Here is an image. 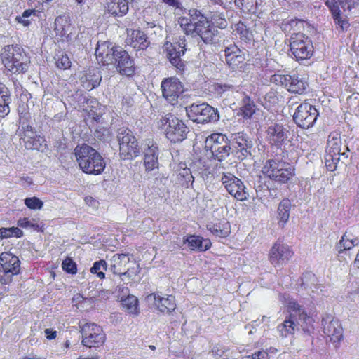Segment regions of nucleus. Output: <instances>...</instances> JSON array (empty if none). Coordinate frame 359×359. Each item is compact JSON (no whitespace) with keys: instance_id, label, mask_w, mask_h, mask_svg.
Returning a JSON list of instances; mask_svg holds the SVG:
<instances>
[{"instance_id":"obj_15","label":"nucleus","mask_w":359,"mask_h":359,"mask_svg":"<svg viewBox=\"0 0 359 359\" xmlns=\"http://www.w3.org/2000/svg\"><path fill=\"white\" fill-rule=\"evenodd\" d=\"M20 271V261L18 257L10 253L2 252L0 255V283H10L14 276Z\"/></svg>"},{"instance_id":"obj_57","label":"nucleus","mask_w":359,"mask_h":359,"mask_svg":"<svg viewBox=\"0 0 359 359\" xmlns=\"http://www.w3.org/2000/svg\"><path fill=\"white\" fill-rule=\"evenodd\" d=\"M95 136L103 141L107 140L110 136L109 128L104 127H99L95 130Z\"/></svg>"},{"instance_id":"obj_9","label":"nucleus","mask_w":359,"mask_h":359,"mask_svg":"<svg viewBox=\"0 0 359 359\" xmlns=\"http://www.w3.org/2000/svg\"><path fill=\"white\" fill-rule=\"evenodd\" d=\"M158 126L164 130L166 137L172 142H182L187 137L188 128L182 121L171 114L163 116Z\"/></svg>"},{"instance_id":"obj_13","label":"nucleus","mask_w":359,"mask_h":359,"mask_svg":"<svg viewBox=\"0 0 359 359\" xmlns=\"http://www.w3.org/2000/svg\"><path fill=\"white\" fill-rule=\"evenodd\" d=\"M186 112L191 120L198 123L216 122L219 118L217 110L205 102L192 104L186 107Z\"/></svg>"},{"instance_id":"obj_8","label":"nucleus","mask_w":359,"mask_h":359,"mask_svg":"<svg viewBox=\"0 0 359 359\" xmlns=\"http://www.w3.org/2000/svg\"><path fill=\"white\" fill-rule=\"evenodd\" d=\"M341 139L339 133L336 132L331 133L327 139L326 154L325 156V164L329 171H334L337 165L341 161L348 158L347 151H349L347 146L341 149Z\"/></svg>"},{"instance_id":"obj_34","label":"nucleus","mask_w":359,"mask_h":359,"mask_svg":"<svg viewBox=\"0 0 359 359\" xmlns=\"http://www.w3.org/2000/svg\"><path fill=\"white\" fill-rule=\"evenodd\" d=\"M190 168H187L185 163H180L177 169V180L182 186L189 188L193 185L194 177Z\"/></svg>"},{"instance_id":"obj_23","label":"nucleus","mask_w":359,"mask_h":359,"mask_svg":"<svg viewBox=\"0 0 359 359\" xmlns=\"http://www.w3.org/2000/svg\"><path fill=\"white\" fill-rule=\"evenodd\" d=\"M293 254L292 250L288 245L278 241L269 252V260L274 266L283 265L290 260Z\"/></svg>"},{"instance_id":"obj_44","label":"nucleus","mask_w":359,"mask_h":359,"mask_svg":"<svg viewBox=\"0 0 359 359\" xmlns=\"http://www.w3.org/2000/svg\"><path fill=\"white\" fill-rule=\"evenodd\" d=\"M235 5L245 13H255L258 3L255 0H235Z\"/></svg>"},{"instance_id":"obj_16","label":"nucleus","mask_w":359,"mask_h":359,"mask_svg":"<svg viewBox=\"0 0 359 359\" xmlns=\"http://www.w3.org/2000/svg\"><path fill=\"white\" fill-rule=\"evenodd\" d=\"M82 334V344L88 348H99L106 341V334L102 327L95 324L87 323L80 325Z\"/></svg>"},{"instance_id":"obj_51","label":"nucleus","mask_w":359,"mask_h":359,"mask_svg":"<svg viewBox=\"0 0 359 359\" xmlns=\"http://www.w3.org/2000/svg\"><path fill=\"white\" fill-rule=\"evenodd\" d=\"M24 203L29 209L34 210H41L43 206V202L36 196L26 198Z\"/></svg>"},{"instance_id":"obj_7","label":"nucleus","mask_w":359,"mask_h":359,"mask_svg":"<svg viewBox=\"0 0 359 359\" xmlns=\"http://www.w3.org/2000/svg\"><path fill=\"white\" fill-rule=\"evenodd\" d=\"M1 57L6 68L13 74H22L28 70L29 57L18 45L4 46L1 50Z\"/></svg>"},{"instance_id":"obj_46","label":"nucleus","mask_w":359,"mask_h":359,"mask_svg":"<svg viewBox=\"0 0 359 359\" xmlns=\"http://www.w3.org/2000/svg\"><path fill=\"white\" fill-rule=\"evenodd\" d=\"M23 236L22 231L18 227L0 228V238L5 239L11 237L20 238Z\"/></svg>"},{"instance_id":"obj_14","label":"nucleus","mask_w":359,"mask_h":359,"mask_svg":"<svg viewBox=\"0 0 359 359\" xmlns=\"http://www.w3.org/2000/svg\"><path fill=\"white\" fill-rule=\"evenodd\" d=\"M290 51L297 60L309 59L313 55L311 39L303 33H292L290 39Z\"/></svg>"},{"instance_id":"obj_53","label":"nucleus","mask_w":359,"mask_h":359,"mask_svg":"<svg viewBox=\"0 0 359 359\" xmlns=\"http://www.w3.org/2000/svg\"><path fill=\"white\" fill-rule=\"evenodd\" d=\"M128 265L123 272L122 276H128L129 278L133 279L140 271L139 266L135 262L131 261Z\"/></svg>"},{"instance_id":"obj_39","label":"nucleus","mask_w":359,"mask_h":359,"mask_svg":"<svg viewBox=\"0 0 359 359\" xmlns=\"http://www.w3.org/2000/svg\"><path fill=\"white\" fill-rule=\"evenodd\" d=\"M306 22L299 19H291L282 22L281 28L285 32L302 33Z\"/></svg>"},{"instance_id":"obj_22","label":"nucleus","mask_w":359,"mask_h":359,"mask_svg":"<svg viewBox=\"0 0 359 359\" xmlns=\"http://www.w3.org/2000/svg\"><path fill=\"white\" fill-rule=\"evenodd\" d=\"M161 87L163 96L172 105L177 103L178 99L184 92V86L182 82L175 77L163 79Z\"/></svg>"},{"instance_id":"obj_33","label":"nucleus","mask_w":359,"mask_h":359,"mask_svg":"<svg viewBox=\"0 0 359 359\" xmlns=\"http://www.w3.org/2000/svg\"><path fill=\"white\" fill-rule=\"evenodd\" d=\"M127 43L137 50H145L150 44L147 34L140 30H133Z\"/></svg>"},{"instance_id":"obj_12","label":"nucleus","mask_w":359,"mask_h":359,"mask_svg":"<svg viewBox=\"0 0 359 359\" xmlns=\"http://www.w3.org/2000/svg\"><path fill=\"white\" fill-rule=\"evenodd\" d=\"M54 31L60 41L69 43H74L79 35L70 15L67 14L60 15L55 18Z\"/></svg>"},{"instance_id":"obj_17","label":"nucleus","mask_w":359,"mask_h":359,"mask_svg":"<svg viewBox=\"0 0 359 359\" xmlns=\"http://www.w3.org/2000/svg\"><path fill=\"white\" fill-rule=\"evenodd\" d=\"M318 116L319 112L313 105L304 102L297 107L293 120L299 127L308 129L314 126Z\"/></svg>"},{"instance_id":"obj_25","label":"nucleus","mask_w":359,"mask_h":359,"mask_svg":"<svg viewBox=\"0 0 359 359\" xmlns=\"http://www.w3.org/2000/svg\"><path fill=\"white\" fill-rule=\"evenodd\" d=\"M289 127L280 123H271L266 130V138L269 142L277 147L281 146L288 138Z\"/></svg>"},{"instance_id":"obj_10","label":"nucleus","mask_w":359,"mask_h":359,"mask_svg":"<svg viewBox=\"0 0 359 359\" xmlns=\"http://www.w3.org/2000/svg\"><path fill=\"white\" fill-rule=\"evenodd\" d=\"M119 144V155L123 160H130L140 154L137 140L133 132L128 128H120L117 131Z\"/></svg>"},{"instance_id":"obj_26","label":"nucleus","mask_w":359,"mask_h":359,"mask_svg":"<svg viewBox=\"0 0 359 359\" xmlns=\"http://www.w3.org/2000/svg\"><path fill=\"white\" fill-rule=\"evenodd\" d=\"M149 303L154 306L162 313H172L176 308L175 298L172 295H168L167 297H161L158 293H152L147 297Z\"/></svg>"},{"instance_id":"obj_58","label":"nucleus","mask_w":359,"mask_h":359,"mask_svg":"<svg viewBox=\"0 0 359 359\" xmlns=\"http://www.w3.org/2000/svg\"><path fill=\"white\" fill-rule=\"evenodd\" d=\"M325 4L329 8L331 15L341 11L337 0H326Z\"/></svg>"},{"instance_id":"obj_35","label":"nucleus","mask_w":359,"mask_h":359,"mask_svg":"<svg viewBox=\"0 0 359 359\" xmlns=\"http://www.w3.org/2000/svg\"><path fill=\"white\" fill-rule=\"evenodd\" d=\"M11 103L10 93L8 88L0 83V117H5L10 112L9 104Z\"/></svg>"},{"instance_id":"obj_11","label":"nucleus","mask_w":359,"mask_h":359,"mask_svg":"<svg viewBox=\"0 0 359 359\" xmlns=\"http://www.w3.org/2000/svg\"><path fill=\"white\" fill-rule=\"evenodd\" d=\"M205 149L218 161L225 160L231 154V147L227 137L222 133H213L205 140Z\"/></svg>"},{"instance_id":"obj_40","label":"nucleus","mask_w":359,"mask_h":359,"mask_svg":"<svg viewBox=\"0 0 359 359\" xmlns=\"http://www.w3.org/2000/svg\"><path fill=\"white\" fill-rule=\"evenodd\" d=\"M291 208V202L287 198L283 199L278 207V215L279 223L283 226L288 221L290 217V211Z\"/></svg>"},{"instance_id":"obj_38","label":"nucleus","mask_w":359,"mask_h":359,"mask_svg":"<svg viewBox=\"0 0 359 359\" xmlns=\"http://www.w3.org/2000/svg\"><path fill=\"white\" fill-rule=\"evenodd\" d=\"M256 106L250 97L244 95L242 100V106L240 108L238 114H241L244 118H250L255 114Z\"/></svg>"},{"instance_id":"obj_28","label":"nucleus","mask_w":359,"mask_h":359,"mask_svg":"<svg viewBox=\"0 0 359 359\" xmlns=\"http://www.w3.org/2000/svg\"><path fill=\"white\" fill-rule=\"evenodd\" d=\"M224 57L226 64L232 69H236L245 60V55L243 51L235 44L225 48Z\"/></svg>"},{"instance_id":"obj_47","label":"nucleus","mask_w":359,"mask_h":359,"mask_svg":"<svg viewBox=\"0 0 359 359\" xmlns=\"http://www.w3.org/2000/svg\"><path fill=\"white\" fill-rule=\"evenodd\" d=\"M37 13L38 11L35 9H27L21 15L17 16L15 20L18 23L22 24L24 27H29L32 20V18L31 19L29 18L36 16Z\"/></svg>"},{"instance_id":"obj_49","label":"nucleus","mask_w":359,"mask_h":359,"mask_svg":"<svg viewBox=\"0 0 359 359\" xmlns=\"http://www.w3.org/2000/svg\"><path fill=\"white\" fill-rule=\"evenodd\" d=\"M56 67L62 70L70 68L72 62L68 55L64 53H59L55 57Z\"/></svg>"},{"instance_id":"obj_37","label":"nucleus","mask_w":359,"mask_h":359,"mask_svg":"<svg viewBox=\"0 0 359 359\" xmlns=\"http://www.w3.org/2000/svg\"><path fill=\"white\" fill-rule=\"evenodd\" d=\"M190 166L192 172L199 175L203 179L208 178L211 173L210 168L205 159H196L191 163Z\"/></svg>"},{"instance_id":"obj_18","label":"nucleus","mask_w":359,"mask_h":359,"mask_svg":"<svg viewBox=\"0 0 359 359\" xmlns=\"http://www.w3.org/2000/svg\"><path fill=\"white\" fill-rule=\"evenodd\" d=\"M232 153L239 160H244L252 156L253 142L249 135L243 132L233 133L230 140Z\"/></svg>"},{"instance_id":"obj_27","label":"nucleus","mask_w":359,"mask_h":359,"mask_svg":"<svg viewBox=\"0 0 359 359\" xmlns=\"http://www.w3.org/2000/svg\"><path fill=\"white\" fill-rule=\"evenodd\" d=\"M159 151L156 143L149 141L144 151V165L147 171L158 168Z\"/></svg>"},{"instance_id":"obj_45","label":"nucleus","mask_w":359,"mask_h":359,"mask_svg":"<svg viewBox=\"0 0 359 359\" xmlns=\"http://www.w3.org/2000/svg\"><path fill=\"white\" fill-rule=\"evenodd\" d=\"M227 226L228 223L226 222L224 224L220 223L219 224H210L208 225V230L215 235L216 236L220 238H225L229 236V230L228 227H225L224 226Z\"/></svg>"},{"instance_id":"obj_62","label":"nucleus","mask_w":359,"mask_h":359,"mask_svg":"<svg viewBox=\"0 0 359 359\" xmlns=\"http://www.w3.org/2000/svg\"><path fill=\"white\" fill-rule=\"evenodd\" d=\"M133 103V100L130 97H123V104L127 105L128 107L132 106Z\"/></svg>"},{"instance_id":"obj_41","label":"nucleus","mask_w":359,"mask_h":359,"mask_svg":"<svg viewBox=\"0 0 359 359\" xmlns=\"http://www.w3.org/2000/svg\"><path fill=\"white\" fill-rule=\"evenodd\" d=\"M358 244V239L356 238H352L346 231L341 237L337 247L339 249V252L341 253L343 251L351 250L353 247L356 246Z\"/></svg>"},{"instance_id":"obj_30","label":"nucleus","mask_w":359,"mask_h":359,"mask_svg":"<svg viewBox=\"0 0 359 359\" xmlns=\"http://www.w3.org/2000/svg\"><path fill=\"white\" fill-rule=\"evenodd\" d=\"M133 0H107L106 10L114 16H123L128 11V4Z\"/></svg>"},{"instance_id":"obj_56","label":"nucleus","mask_w":359,"mask_h":359,"mask_svg":"<svg viewBox=\"0 0 359 359\" xmlns=\"http://www.w3.org/2000/svg\"><path fill=\"white\" fill-rule=\"evenodd\" d=\"M337 1L344 12L351 11L359 5V0H337Z\"/></svg>"},{"instance_id":"obj_5","label":"nucleus","mask_w":359,"mask_h":359,"mask_svg":"<svg viewBox=\"0 0 359 359\" xmlns=\"http://www.w3.org/2000/svg\"><path fill=\"white\" fill-rule=\"evenodd\" d=\"M18 110L19 114L18 133L25 147L27 149H36L44 152L47 149L45 138L37 134L29 123L31 118L29 111V104H27L26 107L24 104H20Z\"/></svg>"},{"instance_id":"obj_43","label":"nucleus","mask_w":359,"mask_h":359,"mask_svg":"<svg viewBox=\"0 0 359 359\" xmlns=\"http://www.w3.org/2000/svg\"><path fill=\"white\" fill-rule=\"evenodd\" d=\"M332 18L337 29H339L343 32H346L348 29L350 23L347 16L344 15L341 11H337V13L332 14Z\"/></svg>"},{"instance_id":"obj_52","label":"nucleus","mask_w":359,"mask_h":359,"mask_svg":"<svg viewBox=\"0 0 359 359\" xmlns=\"http://www.w3.org/2000/svg\"><path fill=\"white\" fill-rule=\"evenodd\" d=\"M18 226L23 229H31L37 231L41 229L40 224L35 222L34 219L29 220L27 217L20 218L18 221Z\"/></svg>"},{"instance_id":"obj_54","label":"nucleus","mask_w":359,"mask_h":359,"mask_svg":"<svg viewBox=\"0 0 359 359\" xmlns=\"http://www.w3.org/2000/svg\"><path fill=\"white\" fill-rule=\"evenodd\" d=\"M74 2L76 5L74 6V9L76 14L82 15L89 11L90 6L86 0H74Z\"/></svg>"},{"instance_id":"obj_29","label":"nucleus","mask_w":359,"mask_h":359,"mask_svg":"<svg viewBox=\"0 0 359 359\" xmlns=\"http://www.w3.org/2000/svg\"><path fill=\"white\" fill-rule=\"evenodd\" d=\"M110 262L112 272L122 276L123 272L130 262V257L128 254H115L111 258Z\"/></svg>"},{"instance_id":"obj_31","label":"nucleus","mask_w":359,"mask_h":359,"mask_svg":"<svg viewBox=\"0 0 359 359\" xmlns=\"http://www.w3.org/2000/svg\"><path fill=\"white\" fill-rule=\"evenodd\" d=\"M102 80L100 72L97 69H89L81 78V83L82 86L87 90H91L97 88Z\"/></svg>"},{"instance_id":"obj_1","label":"nucleus","mask_w":359,"mask_h":359,"mask_svg":"<svg viewBox=\"0 0 359 359\" xmlns=\"http://www.w3.org/2000/svg\"><path fill=\"white\" fill-rule=\"evenodd\" d=\"M282 297L287 305L288 314L277 327L280 336L287 337L300 329L308 334L313 333L314 320L306 313L304 308L295 299L290 298L289 294L285 293Z\"/></svg>"},{"instance_id":"obj_2","label":"nucleus","mask_w":359,"mask_h":359,"mask_svg":"<svg viewBox=\"0 0 359 359\" xmlns=\"http://www.w3.org/2000/svg\"><path fill=\"white\" fill-rule=\"evenodd\" d=\"M96 59L102 65H116L117 71L128 76L135 74V63L127 51L112 43L98 41L95 50Z\"/></svg>"},{"instance_id":"obj_59","label":"nucleus","mask_w":359,"mask_h":359,"mask_svg":"<svg viewBox=\"0 0 359 359\" xmlns=\"http://www.w3.org/2000/svg\"><path fill=\"white\" fill-rule=\"evenodd\" d=\"M268 358V353L264 351H259L250 355H246L242 359H266Z\"/></svg>"},{"instance_id":"obj_24","label":"nucleus","mask_w":359,"mask_h":359,"mask_svg":"<svg viewBox=\"0 0 359 359\" xmlns=\"http://www.w3.org/2000/svg\"><path fill=\"white\" fill-rule=\"evenodd\" d=\"M324 334L333 343H338L343 338V328L339 320L330 314H325L322 318Z\"/></svg>"},{"instance_id":"obj_4","label":"nucleus","mask_w":359,"mask_h":359,"mask_svg":"<svg viewBox=\"0 0 359 359\" xmlns=\"http://www.w3.org/2000/svg\"><path fill=\"white\" fill-rule=\"evenodd\" d=\"M264 177H260L258 184L255 185L257 197L266 196L265 192H270L265 177L279 183H286L294 175L292 166L282 160L273 158L266 161L262 167Z\"/></svg>"},{"instance_id":"obj_60","label":"nucleus","mask_w":359,"mask_h":359,"mask_svg":"<svg viewBox=\"0 0 359 359\" xmlns=\"http://www.w3.org/2000/svg\"><path fill=\"white\" fill-rule=\"evenodd\" d=\"M44 333H45V335H46V337L48 340L54 339L57 337V331L53 330H52L50 328L46 329L45 331H44Z\"/></svg>"},{"instance_id":"obj_32","label":"nucleus","mask_w":359,"mask_h":359,"mask_svg":"<svg viewBox=\"0 0 359 359\" xmlns=\"http://www.w3.org/2000/svg\"><path fill=\"white\" fill-rule=\"evenodd\" d=\"M183 241L184 244H187L191 250L205 251L211 246V243L209 240L196 235L187 236L184 238Z\"/></svg>"},{"instance_id":"obj_36","label":"nucleus","mask_w":359,"mask_h":359,"mask_svg":"<svg viewBox=\"0 0 359 359\" xmlns=\"http://www.w3.org/2000/svg\"><path fill=\"white\" fill-rule=\"evenodd\" d=\"M121 302L123 309L129 314L133 316L139 314L138 299L135 296L128 295L126 297H121Z\"/></svg>"},{"instance_id":"obj_19","label":"nucleus","mask_w":359,"mask_h":359,"mask_svg":"<svg viewBox=\"0 0 359 359\" xmlns=\"http://www.w3.org/2000/svg\"><path fill=\"white\" fill-rule=\"evenodd\" d=\"M221 182L227 192L238 201L247 200L248 194L243 182L231 172H223Z\"/></svg>"},{"instance_id":"obj_21","label":"nucleus","mask_w":359,"mask_h":359,"mask_svg":"<svg viewBox=\"0 0 359 359\" xmlns=\"http://www.w3.org/2000/svg\"><path fill=\"white\" fill-rule=\"evenodd\" d=\"M273 80L292 93L303 94L309 86L308 82L302 76L296 74L274 75Z\"/></svg>"},{"instance_id":"obj_42","label":"nucleus","mask_w":359,"mask_h":359,"mask_svg":"<svg viewBox=\"0 0 359 359\" xmlns=\"http://www.w3.org/2000/svg\"><path fill=\"white\" fill-rule=\"evenodd\" d=\"M233 31L236 32V34L238 35L242 41L246 43H249L253 39L252 32L241 21L234 25Z\"/></svg>"},{"instance_id":"obj_20","label":"nucleus","mask_w":359,"mask_h":359,"mask_svg":"<svg viewBox=\"0 0 359 359\" xmlns=\"http://www.w3.org/2000/svg\"><path fill=\"white\" fill-rule=\"evenodd\" d=\"M186 45V40L180 38L178 41L173 43L167 41L163 46L169 61L180 71H183L184 69V64L180 57L187 50Z\"/></svg>"},{"instance_id":"obj_55","label":"nucleus","mask_w":359,"mask_h":359,"mask_svg":"<svg viewBox=\"0 0 359 359\" xmlns=\"http://www.w3.org/2000/svg\"><path fill=\"white\" fill-rule=\"evenodd\" d=\"M62 267L68 273L75 274L77 272L76 264L71 258L63 260Z\"/></svg>"},{"instance_id":"obj_63","label":"nucleus","mask_w":359,"mask_h":359,"mask_svg":"<svg viewBox=\"0 0 359 359\" xmlns=\"http://www.w3.org/2000/svg\"><path fill=\"white\" fill-rule=\"evenodd\" d=\"M231 88V86H228V85L219 86L217 87V90L218 92H219V93H220L219 90H220L221 91H222V92H224V91H226V90L230 89Z\"/></svg>"},{"instance_id":"obj_3","label":"nucleus","mask_w":359,"mask_h":359,"mask_svg":"<svg viewBox=\"0 0 359 359\" xmlns=\"http://www.w3.org/2000/svg\"><path fill=\"white\" fill-rule=\"evenodd\" d=\"M178 23L186 34H195L206 44L212 43L217 33L208 18L196 9H191L187 16L179 18Z\"/></svg>"},{"instance_id":"obj_6","label":"nucleus","mask_w":359,"mask_h":359,"mask_svg":"<svg viewBox=\"0 0 359 359\" xmlns=\"http://www.w3.org/2000/svg\"><path fill=\"white\" fill-rule=\"evenodd\" d=\"M74 156L80 169L86 174L97 175L103 172L106 163L101 154L87 144L77 145Z\"/></svg>"},{"instance_id":"obj_64","label":"nucleus","mask_w":359,"mask_h":359,"mask_svg":"<svg viewBox=\"0 0 359 359\" xmlns=\"http://www.w3.org/2000/svg\"><path fill=\"white\" fill-rule=\"evenodd\" d=\"M29 97H31L29 93L22 94L20 96V102H23L25 100L28 101Z\"/></svg>"},{"instance_id":"obj_48","label":"nucleus","mask_w":359,"mask_h":359,"mask_svg":"<svg viewBox=\"0 0 359 359\" xmlns=\"http://www.w3.org/2000/svg\"><path fill=\"white\" fill-rule=\"evenodd\" d=\"M107 264L103 260H99L94 262L93 266L90 269V272L95 274L100 279L105 278L104 271H107Z\"/></svg>"},{"instance_id":"obj_61","label":"nucleus","mask_w":359,"mask_h":359,"mask_svg":"<svg viewBox=\"0 0 359 359\" xmlns=\"http://www.w3.org/2000/svg\"><path fill=\"white\" fill-rule=\"evenodd\" d=\"M163 3L166 4L169 6L180 8V2L178 0H161Z\"/></svg>"},{"instance_id":"obj_50","label":"nucleus","mask_w":359,"mask_h":359,"mask_svg":"<svg viewBox=\"0 0 359 359\" xmlns=\"http://www.w3.org/2000/svg\"><path fill=\"white\" fill-rule=\"evenodd\" d=\"M212 25L220 29H224L227 27V21L224 13L215 12L211 15Z\"/></svg>"}]
</instances>
